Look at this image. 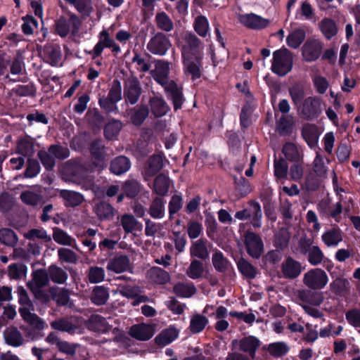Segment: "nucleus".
<instances>
[{
  "instance_id": "2",
  "label": "nucleus",
  "mask_w": 360,
  "mask_h": 360,
  "mask_svg": "<svg viewBox=\"0 0 360 360\" xmlns=\"http://www.w3.org/2000/svg\"><path fill=\"white\" fill-rule=\"evenodd\" d=\"M170 63L163 60L156 62L154 70L150 75L154 80L160 84L165 89L169 98L172 99L174 108H180L183 103L181 88L173 80L169 78Z\"/></svg>"
},
{
  "instance_id": "40",
  "label": "nucleus",
  "mask_w": 360,
  "mask_h": 360,
  "mask_svg": "<svg viewBox=\"0 0 360 360\" xmlns=\"http://www.w3.org/2000/svg\"><path fill=\"white\" fill-rule=\"evenodd\" d=\"M204 271L203 264L197 259H193L186 273L189 278L197 279L202 276Z\"/></svg>"
},
{
  "instance_id": "21",
  "label": "nucleus",
  "mask_w": 360,
  "mask_h": 360,
  "mask_svg": "<svg viewBox=\"0 0 360 360\" xmlns=\"http://www.w3.org/2000/svg\"><path fill=\"white\" fill-rule=\"evenodd\" d=\"M302 134L310 148H313L317 144L319 134L316 125L311 124H305L302 128Z\"/></svg>"
},
{
  "instance_id": "43",
  "label": "nucleus",
  "mask_w": 360,
  "mask_h": 360,
  "mask_svg": "<svg viewBox=\"0 0 360 360\" xmlns=\"http://www.w3.org/2000/svg\"><path fill=\"white\" fill-rule=\"evenodd\" d=\"M94 211L101 219H108L113 216V208L106 202L97 203Z\"/></svg>"
},
{
  "instance_id": "49",
  "label": "nucleus",
  "mask_w": 360,
  "mask_h": 360,
  "mask_svg": "<svg viewBox=\"0 0 360 360\" xmlns=\"http://www.w3.org/2000/svg\"><path fill=\"white\" fill-rule=\"evenodd\" d=\"M249 215H250V218L252 223L255 227H260L261 223L260 220L262 218V210L261 207L257 202H252L249 207Z\"/></svg>"
},
{
  "instance_id": "64",
  "label": "nucleus",
  "mask_w": 360,
  "mask_h": 360,
  "mask_svg": "<svg viewBox=\"0 0 360 360\" xmlns=\"http://www.w3.org/2000/svg\"><path fill=\"white\" fill-rule=\"evenodd\" d=\"M314 10L311 4L307 1H304L300 7V11L297 13V18L300 20H310L313 17Z\"/></svg>"
},
{
  "instance_id": "54",
  "label": "nucleus",
  "mask_w": 360,
  "mask_h": 360,
  "mask_svg": "<svg viewBox=\"0 0 360 360\" xmlns=\"http://www.w3.org/2000/svg\"><path fill=\"white\" fill-rule=\"evenodd\" d=\"M212 264L219 271H225L229 267V262L220 252H216L212 255Z\"/></svg>"
},
{
  "instance_id": "9",
  "label": "nucleus",
  "mask_w": 360,
  "mask_h": 360,
  "mask_svg": "<svg viewBox=\"0 0 360 360\" xmlns=\"http://www.w3.org/2000/svg\"><path fill=\"white\" fill-rule=\"evenodd\" d=\"M79 20L78 18L72 15L68 20L60 18L56 22V31L61 37H65L70 33L75 35L78 32Z\"/></svg>"
},
{
  "instance_id": "61",
  "label": "nucleus",
  "mask_w": 360,
  "mask_h": 360,
  "mask_svg": "<svg viewBox=\"0 0 360 360\" xmlns=\"http://www.w3.org/2000/svg\"><path fill=\"white\" fill-rule=\"evenodd\" d=\"M131 61L135 64L136 68L138 71L146 72L150 69V65L148 61L143 56L137 52H134Z\"/></svg>"
},
{
  "instance_id": "33",
  "label": "nucleus",
  "mask_w": 360,
  "mask_h": 360,
  "mask_svg": "<svg viewBox=\"0 0 360 360\" xmlns=\"http://www.w3.org/2000/svg\"><path fill=\"white\" fill-rule=\"evenodd\" d=\"M305 39V32L302 29H297L290 32L286 39L287 44L292 48L297 49Z\"/></svg>"
},
{
  "instance_id": "10",
  "label": "nucleus",
  "mask_w": 360,
  "mask_h": 360,
  "mask_svg": "<svg viewBox=\"0 0 360 360\" xmlns=\"http://www.w3.org/2000/svg\"><path fill=\"white\" fill-rule=\"evenodd\" d=\"M240 22L245 27L259 30L266 28L270 24V20L255 13H245L239 16Z\"/></svg>"
},
{
  "instance_id": "7",
  "label": "nucleus",
  "mask_w": 360,
  "mask_h": 360,
  "mask_svg": "<svg viewBox=\"0 0 360 360\" xmlns=\"http://www.w3.org/2000/svg\"><path fill=\"white\" fill-rule=\"evenodd\" d=\"M98 38V42L90 52L93 58L100 56L104 49H111L112 51L116 53L121 51L120 46L111 38L109 32L106 29H103L99 32Z\"/></svg>"
},
{
  "instance_id": "22",
  "label": "nucleus",
  "mask_w": 360,
  "mask_h": 360,
  "mask_svg": "<svg viewBox=\"0 0 360 360\" xmlns=\"http://www.w3.org/2000/svg\"><path fill=\"white\" fill-rule=\"evenodd\" d=\"M207 240L200 239L193 242L190 248L191 257H198L201 259H206L209 257V252L207 248Z\"/></svg>"
},
{
  "instance_id": "25",
  "label": "nucleus",
  "mask_w": 360,
  "mask_h": 360,
  "mask_svg": "<svg viewBox=\"0 0 360 360\" xmlns=\"http://www.w3.org/2000/svg\"><path fill=\"white\" fill-rule=\"evenodd\" d=\"M131 167L129 160L124 156L115 158L110 165V170L116 175H120L127 172Z\"/></svg>"
},
{
  "instance_id": "62",
  "label": "nucleus",
  "mask_w": 360,
  "mask_h": 360,
  "mask_svg": "<svg viewBox=\"0 0 360 360\" xmlns=\"http://www.w3.org/2000/svg\"><path fill=\"white\" fill-rule=\"evenodd\" d=\"M312 81L318 94H323L326 93L328 87V82L325 77L316 75L312 77Z\"/></svg>"
},
{
  "instance_id": "26",
  "label": "nucleus",
  "mask_w": 360,
  "mask_h": 360,
  "mask_svg": "<svg viewBox=\"0 0 360 360\" xmlns=\"http://www.w3.org/2000/svg\"><path fill=\"white\" fill-rule=\"evenodd\" d=\"M289 94L295 108L297 110L305 98V88L301 84H295L289 88Z\"/></svg>"
},
{
  "instance_id": "37",
  "label": "nucleus",
  "mask_w": 360,
  "mask_h": 360,
  "mask_svg": "<svg viewBox=\"0 0 360 360\" xmlns=\"http://www.w3.org/2000/svg\"><path fill=\"white\" fill-rule=\"evenodd\" d=\"M157 27L163 31L170 32L174 28V24L169 16L165 12H160L155 15Z\"/></svg>"
},
{
  "instance_id": "63",
  "label": "nucleus",
  "mask_w": 360,
  "mask_h": 360,
  "mask_svg": "<svg viewBox=\"0 0 360 360\" xmlns=\"http://www.w3.org/2000/svg\"><path fill=\"white\" fill-rule=\"evenodd\" d=\"M8 276L14 279L24 276L26 274V266L22 264H14L8 266Z\"/></svg>"
},
{
  "instance_id": "14",
  "label": "nucleus",
  "mask_w": 360,
  "mask_h": 360,
  "mask_svg": "<svg viewBox=\"0 0 360 360\" xmlns=\"http://www.w3.org/2000/svg\"><path fill=\"white\" fill-rule=\"evenodd\" d=\"M129 334L137 340L146 341L153 336L155 329L153 325L142 323L133 325L129 329Z\"/></svg>"
},
{
  "instance_id": "17",
  "label": "nucleus",
  "mask_w": 360,
  "mask_h": 360,
  "mask_svg": "<svg viewBox=\"0 0 360 360\" xmlns=\"http://www.w3.org/2000/svg\"><path fill=\"white\" fill-rule=\"evenodd\" d=\"M281 271L285 278L293 279L300 275L302 268L299 262L288 257L281 265Z\"/></svg>"
},
{
  "instance_id": "3",
  "label": "nucleus",
  "mask_w": 360,
  "mask_h": 360,
  "mask_svg": "<svg viewBox=\"0 0 360 360\" xmlns=\"http://www.w3.org/2000/svg\"><path fill=\"white\" fill-rule=\"evenodd\" d=\"M18 302L21 305L19 312L22 319L37 330H42L46 326V323L37 314L32 313L34 306L30 300L27 291L22 286L17 288Z\"/></svg>"
},
{
  "instance_id": "28",
  "label": "nucleus",
  "mask_w": 360,
  "mask_h": 360,
  "mask_svg": "<svg viewBox=\"0 0 360 360\" xmlns=\"http://www.w3.org/2000/svg\"><path fill=\"white\" fill-rule=\"evenodd\" d=\"M109 298L108 288L104 286H96L92 290L91 300L96 305L105 304Z\"/></svg>"
},
{
  "instance_id": "18",
  "label": "nucleus",
  "mask_w": 360,
  "mask_h": 360,
  "mask_svg": "<svg viewBox=\"0 0 360 360\" xmlns=\"http://www.w3.org/2000/svg\"><path fill=\"white\" fill-rule=\"evenodd\" d=\"M130 267V262L127 256L120 255L110 259L106 269L109 271L120 274L127 271Z\"/></svg>"
},
{
  "instance_id": "51",
  "label": "nucleus",
  "mask_w": 360,
  "mask_h": 360,
  "mask_svg": "<svg viewBox=\"0 0 360 360\" xmlns=\"http://www.w3.org/2000/svg\"><path fill=\"white\" fill-rule=\"evenodd\" d=\"M105 271L103 268L98 266H91L89 269L88 278L91 283H98L105 278Z\"/></svg>"
},
{
  "instance_id": "53",
  "label": "nucleus",
  "mask_w": 360,
  "mask_h": 360,
  "mask_svg": "<svg viewBox=\"0 0 360 360\" xmlns=\"http://www.w3.org/2000/svg\"><path fill=\"white\" fill-rule=\"evenodd\" d=\"M49 276L51 279L58 283H63L68 278V274L62 269L57 266H50Z\"/></svg>"
},
{
  "instance_id": "47",
  "label": "nucleus",
  "mask_w": 360,
  "mask_h": 360,
  "mask_svg": "<svg viewBox=\"0 0 360 360\" xmlns=\"http://www.w3.org/2000/svg\"><path fill=\"white\" fill-rule=\"evenodd\" d=\"M324 259V255L319 247L314 245L309 248L308 262L313 266L320 264Z\"/></svg>"
},
{
  "instance_id": "30",
  "label": "nucleus",
  "mask_w": 360,
  "mask_h": 360,
  "mask_svg": "<svg viewBox=\"0 0 360 360\" xmlns=\"http://www.w3.org/2000/svg\"><path fill=\"white\" fill-rule=\"evenodd\" d=\"M66 3L73 6L75 9L83 15H89L93 11L91 0H64Z\"/></svg>"
},
{
  "instance_id": "57",
  "label": "nucleus",
  "mask_w": 360,
  "mask_h": 360,
  "mask_svg": "<svg viewBox=\"0 0 360 360\" xmlns=\"http://www.w3.org/2000/svg\"><path fill=\"white\" fill-rule=\"evenodd\" d=\"M148 115V110L146 106L137 108L131 115V121L136 125H140Z\"/></svg>"
},
{
  "instance_id": "6",
  "label": "nucleus",
  "mask_w": 360,
  "mask_h": 360,
  "mask_svg": "<svg viewBox=\"0 0 360 360\" xmlns=\"http://www.w3.org/2000/svg\"><path fill=\"white\" fill-rule=\"evenodd\" d=\"M329 281L326 272L321 268L311 269L304 274L303 284L311 290L323 289Z\"/></svg>"
},
{
  "instance_id": "5",
  "label": "nucleus",
  "mask_w": 360,
  "mask_h": 360,
  "mask_svg": "<svg viewBox=\"0 0 360 360\" xmlns=\"http://www.w3.org/2000/svg\"><path fill=\"white\" fill-rule=\"evenodd\" d=\"M292 65L293 56L288 49L282 48L273 53L271 69L274 74L285 76L291 71Z\"/></svg>"
},
{
  "instance_id": "59",
  "label": "nucleus",
  "mask_w": 360,
  "mask_h": 360,
  "mask_svg": "<svg viewBox=\"0 0 360 360\" xmlns=\"http://www.w3.org/2000/svg\"><path fill=\"white\" fill-rule=\"evenodd\" d=\"M238 267L240 271L247 277L254 278L257 271L255 268L245 259H240L238 262Z\"/></svg>"
},
{
  "instance_id": "44",
  "label": "nucleus",
  "mask_w": 360,
  "mask_h": 360,
  "mask_svg": "<svg viewBox=\"0 0 360 360\" xmlns=\"http://www.w3.org/2000/svg\"><path fill=\"white\" fill-rule=\"evenodd\" d=\"M162 167V160L160 155H153L148 160L146 168V174L148 176H153L157 173Z\"/></svg>"
},
{
  "instance_id": "1",
  "label": "nucleus",
  "mask_w": 360,
  "mask_h": 360,
  "mask_svg": "<svg viewBox=\"0 0 360 360\" xmlns=\"http://www.w3.org/2000/svg\"><path fill=\"white\" fill-rule=\"evenodd\" d=\"M185 44L181 47V58L184 72L186 76L195 80L201 77L202 49L200 40L192 33H186L184 37Z\"/></svg>"
},
{
  "instance_id": "16",
  "label": "nucleus",
  "mask_w": 360,
  "mask_h": 360,
  "mask_svg": "<svg viewBox=\"0 0 360 360\" xmlns=\"http://www.w3.org/2000/svg\"><path fill=\"white\" fill-rule=\"evenodd\" d=\"M232 345L246 353H248L251 358L255 357V352L259 345L258 339L253 336L245 337L240 340H234Z\"/></svg>"
},
{
  "instance_id": "13",
  "label": "nucleus",
  "mask_w": 360,
  "mask_h": 360,
  "mask_svg": "<svg viewBox=\"0 0 360 360\" xmlns=\"http://www.w3.org/2000/svg\"><path fill=\"white\" fill-rule=\"evenodd\" d=\"M141 93L140 82L136 77H130L125 81L124 96L131 103H136Z\"/></svg>"
},
{
  "instance_id": "32",
  "label": "nucleus",
  "mask_w": 360,
  "mask_h": 360,
  "mask_svg": "<svg viewBox=\"0 0 360 360\" xmlns=\"http://www.w3.org/2000/svg\"><path fill=\"white\" fill-rule=\"evenodd\" d=\"M346 200H347L346 196L344 198L342 195H340L339 201L329 208L328 216L334 219L336 222H340L341 220L342 206L346 203ZM348 201L351 202L352 198H349Z\"/></svg>"
},
{
  "instance_id": "50",
  "label": "nucleus",
  "mask_w": 360,
  "mask_h": 360,
  "mask_svg": "<svg viewBox=\"0 0 360 360\" xmlns=\"http://www.w3.org/2000/svg\"><path fill=\"white\" fill-rule=\"evenodd\" d=\"M0 241L9 246L15 245L18 242V238L13 231L8 229L0 230Z\"/></svg>"
},
{
  "instance_id": "38",
  "label": "nucleus",
  "mask_w": 360,
  "mask_h": 360,
  "mask_svg": "<svg viewBox=\"0 0 360 360\" xmlns=\"http://www.w3.org/2000/svg\"><path fill=\"white\" fill-rule=\"evenodd\" d=\"M165 201L160 198L153 200L149 209V214L153 218L161 219L165 216Z\"/></svg>"
},
{
  "instance_id": "39",
  "label": "nucleus",
  "mask_w": 360,
  "mask_h": 360,
  "mask_svg": "<svg viewBox=\"0 0 360 360\" xmlns=\"http://www.w3.org/2000/svg\"><path fill=\"white\" fill-rule=\"evenodd\" d=\"M319 28L323 34L330 39L337 33V27L335 22L330 18H324L319 22Z\"/></svg>"
},
{
  "instance_id": "15",
  "label": "nucleus",
  "mask_w": 360,
  "mask_h": 360,
  "mask_svg": "<svg viewBox=\"0 0 360 360\" xmlns=\"http://www.w3.org/2000/svg\"><path fill=\"white\" fill-rule=\"evenodd\" d=\"M321 240L328 248L337 247L343 240V232L338 226H334L323 233Z\"/></svg>"
},
{
  "instance_id": "60",
  "label": "nucleus",
  "mask_w": 360,
  "mask_h": 360,
  "mask_svg": "<svg viewBox=\"0 0 360 360\" xmlns=\"http://www.w3.org/2000/svg\"><path fill=\"white\" fill-rule=\"evenodd\" d=\"M122 128V123L118 120H114L108 123L105 128V135L108 139L116 136Z\"/></svg>"
},
{
  "instance_id": "27",
  "label": "nucleus",
  "mask_w": 360,
  "mask_h": 360,
  "mask_svg": "<svg viewBox=\"0 0 360 360\" xmlns=\"http://www.w3.org/2000/svg\"><path fill=\"white\" fill-rule=\"evenodd\" d=\"M4 335L6 342L11 346L19 347L23 344L22 335L15 328H8Z\"/></svg>"
},
{
  "instance_id": "4",
  "label": "nucleus",
  "mask_w": 360,
  "mask_h": 360,
  "mask_svg": "<svg viewBox=\"0 0 360 360\" xmlns=\"http://www.w3.org/2000/svg\"><path fill=\"white\" fill-rule=\"evenodd\" d=\"M323 105L321 98L312 95L304 98L298 107L297 113L303 120H314L321 115Z\"/></svg>"
},
{
  "instance_id": "20",
  "label": "nucleus",
  "mask_w": 360,
  "mask_h": 360,
  "mask_svg": "<svg viewBox=\"0 0 360 360\" xmlns=\"http://www.w3.org/2000/svg\"><path fill=\"white\" fill-rule=\"evenodd\" d=\"M329 163L330 160L327 158L317 153L312 166L313 172L316 176L321 178L326 177L328 172Z\"/></svg>"
},
{
  "instance_id": "11",
  "label": "nucleus",
  "mask_w": 360,
  "mask_h": 360,
  "mask_svg": "<svg viewBox=\"0 0 360 360\" xmlns=\"http://www.w3.org/2000/svg\"><path fill=\"white\" fill-rule=\"evenodd\" d=\"M323 49L322 43L318 39H307L302 48V55L307 62L316 60Z\"/></svg>"
},
{
  "instance_id": "48",
  "label": "nucleus",
  "mask_w": 360,
  "mask_h": 360,
  "mask_svg": "<svg viewBox=\"0 0 360 360\" xmlns=\"http://www.w3.org/2000/svg\"><path fill=\"white\" fill-rule=\"evenodd\" d=\"M51 326L53 329L58 330L63 332L72 333L76 329V326L70 321L66 319H58L51 323Z\"/></svg>"
},
{
  "instance_id": "31",
  "label": "nucleus",
  "mask_w": 360,
  "mask_h": 360,
  "mask_svg": "<svg viewBox=\"0 0 360 360\" xmlns=\"http://www.w3.org/2000/svg\"><path fill=\"white\" fill-rule=\"evenodd\" d=\"M120 222L124 230L127 233L140 231L142 229V225L130 214H124L121 218Z\"/></svg>"
},
{
  "instance_id": "24",
  "label": "nucleus",
  "mask_w": 360,
  "mask_h": 360,
  "mask_svg": "<svg viewBox=\"0 0 360 360\" xmlns=\"http://www.w3.org/2000/svg\"><path fill=\"white\" fill-rule=\"evenodd\" d=\"M59 195L64 200L66 206L75 207L84 200L83 195L75 191L61 190Z\"/></svg>"
},
{
  "instance_id": "41",
  "label": "nucleus",
  "mask_w": 360,
  "mask_h": 360,
  "mask_svg": "<svg viewBox=\"0 0 360 360\" xmlns=\"http://www.w3.org/2000/svg\"><path fill=\"white\" fill-rule=\"evenodd\" d=\"M49 282V276L44 270H37L33 273V278L32 283H28L30 288L34 290L33 285H35L36 290L44 285Z\"/></svg>"
},
{
  "instance_id": "42",
  "label": "nucleus",
  "mask_w": 360,
  "mask_h": 360,
  "mask_svg": "<svg viewBox=\"0 0 360 360\" xmlns=\"http://www.w3.org/2000/svg\"><path fill=\"white\" fill-rule=\"evenodd\" d=\"M174 292L182 297H189L195 292V288L192 283H179L174 286Z\"/></svg>"
},
{
  "instance_id": "55",
  "label": "nucleus",
  "mask_w": 360,
  "mask_h": 360,
  "mask_svg": "<svg viewBox=\"0 0 360 360\" xmlns=\"http://www.w3.org/2000/svg\"><path fill=\"white\" fill-rule=\"evenodd\" d=\"M150 276L153 281L158 283H165L169 281V274L160 268H153L150 271Z\"/></svg>"
},
{
  "instance_id": "8",
  "label": "nucleus",
  "mask_w": 360,
  "mask_h": 360,
  "mask_svg": "<svg viewBox=\"0 0 360 360\" xmlns=\"http://www.w3.org/2000/svg\"><path fill=\"white\" fill-rule=\"evenodd\" d=\"M171 46L169 39L162 33H158L147 44V49L155 55L164 56Z\"/></svg>"
},
{
  "instance_id": "46",
  "label": "nucleus",
  "mask_w": 360,
  "mask_h": 360,
  "mask_svg": "<svg viewBox=\"0 0 360 360\" xmlns=\"http://www.w3.org/2000/svg\"><path fill=\"white\" fill-rule=\"evenodd\" d=\"M45 53L47 60L51 65H57L60 61L61 51L59 46H48L45 49Z\"/></svg>"
},
{
  "instance_id": "23",
  "label": "nucleus",
  "mask_w": 360,
  "mask_h": 360,
  "mask_svg": "<svg viewBox=\"0 0 360 360\" xmlns=\"http://www.w3.org/2000/svg\"><path fill=\"white\" fill-rule=\"evenodd\" d=\"M179 331L174 326L163 330L155 338V342L160 345H167L173 342L179 335Z\"/></svg>"
},
{
  "instance_id": "36",
  "label": "nucleus",
  "mask_w": 360,
  "mask_h": 360,
  "mask_svg": "<svg viewBox=\"0 0 360 360\" xmlns=\"http://www.w3.org/2000/svg\"><path fill=\"white\" fill-rule=\"evenodd\" d=\"M53 238L60 245L72 246L78 250L75 240L60 229H56L54 231Z\"/></svg>"
},
{
  "instance_id": "35",
  "label": "nucleus",
  "mask_w": 360,
  "mask_h": 360,
  "mask_svg": "<svg viewBox=\"0 0 360 360\" xmlns=\"http://www.w3.org/2000/svg\"><path fill=\"white\" fill-rule=\"evenodd\" d=\"M169 187V180L167 176L160 174L155 178L153 184V189L158 195H165L168 192Z\"/></svg>"
},
{
  "instance_id": "19",
  "label": "nucleus",
  "mask_w": 360,
  "mask_h": 360,
  "mask_svg": "<svg viewBox=\"0 0 360 360\" xmlns=\"http://www.w3.org/2000/svg\"><path fill=\"white\" fill-rule=\"evenodd\" d=\"M298 296L300 300L305 304L304 305L310 304L319 306L323 300L322 292L317 291H311L309 290H300L298 292Z\"/></svg>"
},
{
  "instance_id": "34",
  "label": "nucleus",
  "mask_w": 360,
  "mask_h": 360,
  "mask_svg": "<svg viewBox=\"0 0 360 360\" xmlns=\"http://www.w3.org/2000/svg\"><path fill=\"white\" fill-rule=\"evenodd\" d=\"M208 323V319L203 315L195 314L191 318L189 329L193 333L201 332Z\"/></svg>"
},
{
  "instance_id": "29",
  "label": "nucleus",
  "mask_w": 360,
  "mask_h": 360,
  "mask_svg": "<svg viewBox=\"0 0 360 360\" xmlns=\"http://www.w3.org/2000/svg\"><path fill=\"white\" fill-rule=\"evenodd\" d=\"M150 103L152 112L157 117L165 115L169 110L168 105L162 98L153 97Z\"/></svg>"
},
{
  "instance_id": "12",
  "label": "nucleus",
  "mask_w": 360,
  "mask_h": 360,
  "mask_svg": "<svg viewBox=\"0 0 360 360\" xmlns=\"http://www.w3.org/2000/svg\"><path fill=\"white\" fill-rule=\"evenodd\" d=\"M245 243L248 254L255 258L261 256L263 251V243L261 238L253 232H248L245 236Z\"/></svg>"
},
{
  "instance_id": "52",
  "label": "nucleus",
  "mask_w": 360,
  "mask_h": 360,
  "mask_svg": "<svg viewBox=\"0 0 360 360\" xmlns=\"http://www.w3.org/2000/svg\"><path fill=\"white\" fill-rule=\"evenodd\" d=\"M194 29L200 36L203 37H206L210 29L207 19L202 15L196 18L194 23Z\"/></svg>"
},
{
  "instance_id": "45",
  "label": "nucleus",
  "mask_w": 360,
  "mask_h": 360,
  "mask_svg": "<svg viewBox=\"0 0 360 360\" xmlns=\"http://www.w3.org/2000/svg\"><path fill=\"white\" fill-rule=\"evenodd\" d=\"M267 350L271 356L278 357L287 354L289 347L284 342H276L269 344Z\"/></svg>"
},
{
  "instance_id": "56",
  "label": "nucleus",
  "mask_w": 360,
  "mask_h": 360,
  "mask_svg": "<svg viewBox=\"0 0 360 360\" xmlns=\"http://www.w3.org/2000/svg\"><path fill=\"white\" fill-rule=\"evenodd\" d=\"M91 328L100 333H106L110 328L105 319L96 316L91 319Z\"/></svg>"
},
{
  "instance_id": "58",
  "label": "nucleus",
  "mask_w": 360,
  "mask_h": 360,
  "mask_svg": "<svg viewBox=\"0 0 360 360\" xmlns=\"http://www.w3.org/2000/svg\"><path fill=\"white\" fill-rule=\"evenodd\" d=\"M289 239L290 235L288 231L286 229H281L275 235L274 245L276 248L283 249L288 245Z\"/></svg>"
}]
</instances>
